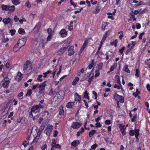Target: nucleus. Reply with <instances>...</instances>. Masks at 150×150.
Here are the masks:
<instances>
[{
  "mask_svg": "<svg viewBox=\"0 0 150 150\" xmlns=\"http://www.w3.org/2000/svg\"><path fill=\"white\" fill-rule=\"evenodd\" d=\"M10 83V79L7 76L1 81V83L4 88H7L9 86Z\"/></svg>",
  "mask_w": 150,
  "mask_h": 150,
  "instance_id": "f257e3e1",
  "label": "nucleus"
},
{
  "mask_svg": "<svg viewBox=\"0 0 150 150\" xmlns=\"http://www.w3.org/2000/svg\"><path fill=\"white\" fill-rule=\"evenodd\" d=\"M43 107V105L40 104L34 106L31 108V112H33L34 114H35L38 112H40L41 108H42Z\"/></svg>",
  "mask_w": 150,
  "mask_h": 150,
  "instance_id": "f03ea898",
  "label": "nucleus"
},
{
  "mask_svg": "<svg viewBox=\"0 0 150 150\" xmlns=\"http://www.w3.org/2000/svg\"><path fill=\"white\" fill-rule=\"evenodd\" d=\"M46 81H44L40 85L39 84L38 88H39L38 93L40 94L44 93L45 91V87L47 86L45 83Z\"/></svg>",
  "mask_w": 150,
  "mask_h": 150,
  "instance_id": "7ed1b4c3",
  "label": "nucleus"
},
{
  "mask_svg": "<svg viewBox=\"0 0 150 150\" xmlns=\"http://www.w3.org/2000/svg\"><path fill=\"white\" fill-rule=\"evenodd\" d=\"M53 126L50 125H48L46 127V129L44 131V132L46 135L49 136L51 133L53 129Z\"/></svg>",
  "mask_w": 150,
  "mask_h": 150,
  "instance_id": "20e7f679",
  "label": "nucleus"
},
{
  "mask_svg": "<svg viewBox=\"0 0 150 150\" xmlns=\"http://www.w3.org/2000/svg\"><path fill=\"white\" fill-rule=\"evenodd\" d=\"M114 96L115 100L117 101H119L120 103H122L124 102V97L123 96L115 93L114 94Z\"/></svg>",
  "mask_w": 150,
  "mask_h": 150,
  "instance_id": "39448f33",
  "label": "nucleus"
},
{
  "mask_svg": "<svg viewBox=\"0 0 150 150\" xmlns=\"http://www.w3.org/2000/svg\"><path fill=\"white\" fill-rule=\"evenodd\" d=\"M28 67H29V69H31L32 67V65L29 61H27L24 64L23 67V70H26Z\"/></svg>",
  "mask_w": 150,
  "mask_h": 150,
  "instance_id": "423d86ee",
  "label": "nucleus"
},
{
  "mask_svg": "<svg viewBox=\"0 0 150 150\" xmlns=\"http://www.w3.org/2000/svg\"><path fill=\"white\" fill-rule=\"evenodd\" d=\"M2 21L5 25L8 24H12L13 23V21L9 17L3 19Z\"/></svg>",
  "mask_w": 150,
  "mask_h": 150,
  "instance_id": "0eeeda50",
  "label": "nucleus"
},
{
  "mask_svg": "<svg viewBox=\"0 0 150 150\" xmlns=\"http://www.w3.org/2000/svg\"><path fill=\"white\" fill-rule=\"evenodd\" d=\"M82 124L77 122H73L71 125V127L74 129H77L80 127Z\"/></svg>",
  "mask_w": 150,
  "mask_h": 150,
  "instance_id": "6e6552de",
  "label": "nucleus"
},
{
  "mask_svg": "<svg viewBox=\"0 0 150 150\" xmlns=\"http://www.w3.org/2000/svg\"><path fill=\"white\" fill-rule=\"evenodd\" d=\"M37 135L35 137H34V138L32 142V143L33 144L36 143L38 141L40 134L41 132L40 130H38V132H37Z\"/></svg>",
  "mask_w": 150,
  "mask_h": 150,
  "instance_id": "1a4fd4ad",
  "label": "nucleus"
},
{
  "mask_svg": "<svg viewBox=\"0 0 150 150\" xmlns=\"http://www.w3.org/2000/svg\"><path fill=\"white\" fill-rule=\"evenodd\" d=\"M25 42L26 41L25 39H22L19 40L18 41L17 44H18V46L21 48L25 45Z\"/></svg>",
  "mask_w": 150,
  "mask_h": 150,
  "instance_id": "9d476101",
  "label": "nucleus"
},
{
  "mask_svg": "<svg viewBox=\"0 0 150 150\" xmlns=\"http://www.w3.org/2000/svg\"><path fill=\"white\" fill-rule=\"evenodd\" d=\"M119 127L120 129L121 132L123 135H125L126 134L125 131L126 127L125 125H120Z\"/></svg>",
  "mask_w": 150,
  "mask_h": 150,
  "instance_id": "9b49d317",
  "label": "nucleus"
},
{
  "mask_svg": "<svg viewBox=\"0 0 150 150\" xmlns=\"http://www.w3.org/2000/svg\"><path fill=\"white\" fill-rule=\"evenodd\" d=\"M23 78V75L20 72H18L16 77L15 78V80L18 81H20Z\"/></svg>",
  "mask_w": 150,
  "mask_h": 150,
  "instance_id": "f8f14e48",
  "label": "nucleus"
},
{
  "mask_svg": "<svg viewBox=\"0 0 150 150\" xmlns=\"http://www.w3.org/2000/svg\"><path fill=\"white\" fill-rule=\"evenodd\" d=\"M59 34L62 37H64L67 35V32L65 29H62L60 31Z\"/></svg>",
  "mask_w": 150,
  "mask_h": 150,
  "instance_id": "ddd939ff",
  "label": "nucleus"
},
{
  "mask_svg": "<svg viewBox=\"0 0 150 150\" xmlns=\"http://www.w3.org/2000/svg\"><path fill=\"white\" fill-rule=\"evenodd\" d=\"M69 55H72L74 53V47L73 46H71L68 49Z\"/></svg>",
  "mask_w": 150,
  "mask_h": 150,
  "instance_id": "4468645a",
  "label": "nucleus"
},
{
  "mask_svg": "<svg viewBox=\"0 0 150 150\" xmlns=\"http://www.w3.org/2000/svg\"><path fill=\"white\" fill-rule=\"evenodd\" d=\"M88 43V42L86 40H85V41L84 42L83 45L82 47H81L80 50V53H81L83 51L84 49L86 47L87 45V44Z\"/></svg>",
  "mask_w": 150,
  "mask_h": 150,
  "instance_id": "2eb2a0df",
  "label": "nucleus"
},
{
  "mask_svg": "<svg viewBox=\"0 0 150 150\" xmlns=\"http://www.w3.org/2000/svg\"><path fill=\"white\" fill-rule=\"evenodd\" d=\"M75 100L79 102L81 100V96H79L78 93H76L74 94Z\"/></svg>",
  "mask_w": 150,
  "mask_h": 150,
  "instance_id": "dca6fc26",
  "label": "nucleus"
},
{
  "mask_svg": "<svg viewBox=\"0 0 150 150\" xmlns=\"http://www.w3.org/2000/svg\"><path fill=\"white\" fill-rule=\"evenodd\" d=\"M67 47H62L57 52V54L58 55H60L62 54L64 52V50H67Z\"/></svg>",
  "mask_w": 150,
  "mask_h": 150,
  "instance_id": "f3484780",
  "label": "nucleus"
},
{
  "mask_svg": "<svg viewBox=\"0 0 150 150\" xmlns=\"http://www.w3.org/2000/svg\"><path fill=\"white\" fill-rule=\"evenodd\" d=\"M101 7L100 6H97L95 9L93 11L94 14H96L98 13Z\"/></svg>",
  "mask_w": 150,
  "mask_h": 150,
  "instance_id": "a211bd4d",
  "label": "nucleus"
},
{
  "mask_svg": "<svg viewBox=\"0 0 150 150\" xmlns=\"http://www.w3.org/2000/svg\"><path fill=\"white\" fill-rule=\"evenodd\" d=\"M80 141L78 140H74L73 142L71 143V145L72 146L74 147L76 146L79 144Z\"/></svg>",
  "mask_w": 150,
  "mask_h": 150,
  "instance_id": "6ab92c4d",
  "label": "nucleus"
},
{
  "mask_svg": "<svg viewBox=\"0 0 150 150\" xmlns=\"http://www.w3.org/2000/svg\"><path fill=\"white\" fill-rule=\"evenodd\" d=\"M56 93L57 92L55 90H54L53 88H51L49 93V95L50 96H54Z\"/></svg>",
  "mask_w": 150,
  "mask_h": 150,
  "instance_id": "aec40b11",
  "label": "nucleus"
},
{
  "mask_svg": "<svg viewBox=\"0 0 150 150\" xmlns=\"http://www.w3.org/2000/svg\"><path fill=\"white\" fill-rule=\"evenodd\" d=\"M79 79L77 77H76L73 80L72 83V85L73 86H75L77 82L79 81Z\"/></svg>",
  "mask_w": 150,
  "mask_h": 150,
  "instance_id": "412c9836",
  "label": "nucleus"
},
{
  "mask_svg": "<svg viewBox=\"0 0 150 150\" xmlns=\"http://www.w3.org/2000/svg\"><path fill=\"white\" fill-rule=\"evenodd\" d=\"M74 102H69L66 105V107L68 108H71L73 105Z\"/></svg>",
  "mask_w": 150,
  "mask_h": 150,
  "instance_id": "4be33fe9",
  "label": "nucleus"
},
{
  "mask_svg": "<svg viewBox=\"0 0 150 150\" xmlns=\"http://www.w3.org/2000/svg\"><path fill=\"white\" fill-rule=\"evenodd\" d=\"M9 6H7L6 5L3 4L1 6L2 9L4 11H8V10Z\"/></svg>",
  "mask_w": 150,
  "mask_h": 150,
  "instance_id": "5701e85b",
  "label": "nucleus"
},
{
  "mask_svg": "<svg viewBox=\"0 0 150 150\" xmlns=\"http://www.w3.org/2000/svg\"><path fill=\"white\" fill-rule=\"evenodd\" d=\"M20 47L18 46V44H16L15 45L13 48V51L15 52H16L17 51L19 50L20 49Z\"/></svg>",
  "mask_w": 150,
  "mask_h": 150,
  "instance_id": "b1692460",
  "label": "nucleus"
},
{
  "mask_svg": "<svg viewBox=\"0 0 150 150\" xmlns=\"http://www.w3.org/2000/svg\"><path fill=\"white\" fill-rule=\"evenodd\" d=\"M84 97L86 98L88 100H89L90 99L88 93L87 91H85L84 93Z\"/></svg>",
  "mask_w": 150,
  "mask_h": 150,
  "instance_id": "393cba45",
  "label": "nucleus"
},
{
  "mask_svg": "<svg viewBox=\"0 0 150 150\" xmlns=\"http://www.w3.org/2000/svg\"><path fill=\"white\" fill-rule=\"evenodd\" d=\"M117 66V64L116 63H114L113 65L110 68V71H112L114 70L115 69Z\"/></svg>",
  "mask_w": 150,
  "mask_h": 150,
  "instance_id": "a878e982",
  "label": "nucleus"
},
{
  "mask_svg": "<svg viewBox=\"0 0 150 150\" xmlns=\"http://www.w3.org/2000/svg\"><path fill=\"white\" fill-rule=\"evenodd\" d=\"M84 131V129L83 128H82L80 131H79L77 133L76 136L77 137L79 136L81 134H82Z\"/></svg>",
  "mask_w": 150,
  "mask_h": 150,
  "instance_id": "bb28decb",
  "label": "nucleus"
},
{
  "mask_svg": "<svg viewBox=\"0 0 150 150\" xmlns=\"http://www.w3.org/2000/svg\"><path fill=\"white\" fill-rule=\"evenodd\" d=\"M115 80L117 81V84H120V79L119 76L118 75H116L115 77Z\"/></svg>",
  "mask_w": 150,
  "mask_h": 150,
  "instance_id": "cd10ccee",
  "label": "nucleus"
},
{
  "mask_svg": "<svg viewBox=\"0 0 150 150\" xmlns=\"http://www.w3.org/2000/svg\"><path fill=\"white\" fill-rule=\"evenodd\" d=\"M12 3L15 5H17L20 4L19 0H12Z\"/></svg>",
  "mask_w": 150,
  "mask_h": 150,
  "instance_id": "c85d7f7f",
  "label": "nucleus"
},
{
  "mask_svg": "<svg viewBox=\"0 0 150 150\" xmlns=\"http://www.w3.org/2000/svg\"><path fill=\"white\" fill-rule=\"evenodd\" d=\"M73 23V21H71L70 22V24L69 25L68 29L70 31H71L73 29V26L72 25Z\"/></svg>",
  "mask_w": 150,
  "mask_h": 150,
  "instance_id": "c756f323",
  "label": "nucleus"
},
{
  "mask_svg": "<svg viewBox=\"0 0 150 150\" xmlns=\"http://www.w3.org/2000/svg\"><path fill=\"white\" fill-rule=\"evenodd\" d=\"M91 63L88 66V69H91L93 67L94 64V61L93 59L91 60Z\"/></svg>",
  "mask_w": 150,
  "mask_h": 150,
  "instance_id": "7c9ffc66",
  "label": "nucleus"
},
{
  "mask_svg": "<svg viewBox=\"0 0 150 150\" xmlns=\"http://www.w3.org/2000/svg\"><path fill=\"white\" fill-rule=\"evenodd\" d=\"M115 84L114 85V88H117L118 89H120L121 88L122 86L120 84H120Z\"/></svg>",
  "mask_w": 150,
  "mask_h": 150,
  "instance_id": "2f4dec72",
  "label": "nucleus"
},
{
  "mask_svg": "<svg viewBox=\"0 0 150 150\" xmlns=\"http://www.w3.org/2000/svg\"><path fill=\"white\" fill-rule=\"evenodd\" d=\"M96 131L94 129L92 130L89 133V136L90 137H91L95 133Z\"/></svg>",
  "mask_w": 150,
  "mask_h": 150,
  "instance_id": "473e14b6",
  "label": "nucleus"
},
{
  "mask_svg": "<svg viewBox=\"0 0 150 150\" xmlns=\"http://www.w3.org/2000/svg\"><path fill=\"white\" fill-rule=\"evenodd\" d=\"M64 110L63 109V107H62L60 108V110L59 112V114L60 115H64Z\"/></svg>",
  "mask_w": 150,
  "mask_h": 150,
  "instance_id": "72a5a7b5",
  "label": "nucleus"
},
{
  "mask_svg": "<svg viewBox=\"0 0 150 150\" xmlns=\"http://www.w3.org/2000/svg\"><path fill=\"white\" fill-rule=\"evenodd\" d=\"M23 92H21L18 93V97L20 99H22L23 98Z\"/></svg>",
  "mask_w": 150,
  "mask_h": 150,
  "instance_id": "f704fd0d",
  "label": "nucleus"
},
{
  "mask_svg": "<svg viewBox=\"0 0 150 150\" xmlns=\"http://www.w3.org/2000/svg\"><path fill=\"white\" fill-rule=\"evenodd\" d=\"M40 23H38L35 26V29H36L38 30L40 28Z\"/></svg>",
  "mask_w": 150,
  "mask_h": 150,
  "instance_id": "c9c22d12",
  "label": "nucleus"
},
{
  "mask_svg": "<svg viewBox=\"0 0 150 150\" xmlns=\"http://www.w3.org/2000/svg\"><path fill=\"white\" fill-rule=\"evenodd\" d=\"M139 130L138 129H137L135 130L134 133H135V137L137 138L139 136Z\"/></svg>",
  "mask_w": 150,
  "mask_h": 150,
  "instance_id": "e433bc0d",
  "label": "nucleus"
},
{
  "mask_svg": "<svg viewBox=\"0 0 150 150\" xmlns=\"http://www.w3.org/2000/svg\"><path fill=\"white\" fill-rule=\"evenodd\" d=\"M51 110H52V108H51L50 109V110H49V111H45L44 112L45 115H46V116H48L50 114H51V113H52V112L50 111Z\"/></svg>",
  "mask_w": 150,
  "mask_h": 150,
  "instance_id": "4c0bfd02",
  "label": "nucleus"
},
{
  "mask_svg": "<svg viewBox=\"0 0 150 150\" xmlns=\"http://www.w3.org/2000/svg\"><path fill=\"white\" fill-rule=\"evenodd\" d=\"M47 32L48 33L49 35H52L53 33V31L51 28L48 29L47 30Z\"/></svg>",
  "mask_w": 150,
  "mask_h": 150,
  "instance_id": "58836bf2",
  "label": "nucleus"
},
{
  "mask_svg": "<svg viewBox=\"0 0 150 150\" xmlns=\"http://www.w3.org/2000/svg\"><path fill=\"white\" fill-rule=\"evenodd\" d=\"M15 9V6H12L8 7V10L11 11H13Z\"/></svg>",
  "mask_w": 150,
  "mask_h": 150,
  "instance_id": "ea45409f",
  "label": "nucleus"
},
{
  "mask_svg": "<svg viewBox=\"0 0 150 150\" xmlns=\"http://www.w3.org/2000/svg\"><path fill=\"white\" fill-rule=\"evenodd\" d=\"M18 32L21 34H24L25 33L24 29L22 28H20L18 30Z\"/></svg>",
  "mask_w": 150,
  "mask_h": 150,
  "instance_id": "a19ab883",
  "label": "nucleus"
},
{
  "mask_svg": "<svg viewBox=\"0 0 150 150\" xmlns=\"http://www.w3.org/2000/svg\"><path fill=\"white\" fill-rule=\"evenodd\" d=\"M103 66V64L102 63H100L98 64V70H99L101 69L102 68Z\"/></svg>",
  "mask_w": 150,
  "mask_h": 150,
  "instance_id": "79ce46f5",
  "label": "nucleus"
},
{
  "mask_svg": "<svg viewBox=\"0 0 150 150\" xmlns=\"http://www.w3.org/2000/svg\"><path fill=\"white\" fill-rule=\"evenodd\" d=\"M107 33H106L105 34V35L103 36L102 39L101 41V43L103 42H104V41L106 39V38H107Z\"/></svg>",
  "mask_w": 150,
  "mask_h": 150,
  "instance_id": "37998d69",
  "label": "nucleus"
},
{
  "mask_svg": "<svg viewBox=\"0 0 150 150\" xmlns=\"http://www.w3.org/2000/svg\"><path fill=\"white\" fill-rule=\"evenodd\" d=\"M136 41H132V43L130 44V45L131 46V47L130 48V49H132L133 47L134 46L136 45Z\"/></svg>",
  "mask_w": 150,
  "mask_h": 150,
  "instance_id": "c03bdc74",
  "label": "nucleus"
},
{
  "mask_svg": "<svg viewBox=\"0 0 150 150\" xmlns=\"http://www.w3.org/2000/svg\"><path fill=\"white\" fill-rule=\"evenodd\" d=\"M139 70L138 69H137L136 70V74H135V76L137 78H138L139 77Z\"/></svg>",
  "mask_w": 150,
  "mask_h": 150,
  "instance_id": "a18cd8bd",
  "label": "nucleus"
},
{
  "mask_svg": "<svg viewBox=\"0 0 150 150\" xmlns=\"http://www.w3.org/2000/svg\"><path fill=\"white\" fill-rule=\"evenodd\" d=\"M42 77V75H40L38 76V77L37 78V79L38 81L40 82H41L42 81V79H41Z\"/></svg>",
  "mask_w": 150,
  "mask_h": 150,
  "instance_id": "49530a36",
  "label": "nucleus"
},
{
  "mask_svg": "<svg viewBox=\"0 0 150 150\" xmlns=\"http://www.w3.org/2000/svg\"><path fill=\"white\" fill-rule=\"evenodd\" d=\"M117 40H115V41L112 42L110 43V45H114L115 47H116L117 43Z\"/></svg>",
  "mask_w": 150,
  "mask_h": 150,
  "instance_id": "de8ad7c7",
  "label": "nucleus"
},
{
  "mask_svg": "<svg viewBox=\"0 0 150 150\" xmlns=\"http://www.w3.org/2000/svg\"><path fill=\"white\" fill-rule=\"evenodd\" d=\"M125 72H126L128 73H130V71L129 70L127 66H125Z\"/></svg>",
  "mask_w": 150,
  "mask_h": 150,
  "instance_id": "09e8293b",
  "label": "nucleus"
},
{
  "mask_svg": "<svg viewBox=\"0 0 150 150\" xmlns=\"http://www.w3.org/2000/svg\"><path fill=\"white\" fill-rule=\"evenodd\" d=\"M137 118V115L136 114L133 117L132 119V122H134L135 121Z\"/></svg>",
  "mask_w": 150,
  "mask_h": 150,
  "instance_id": "8fccbe9b",
  "label": "nucleus"
},
{
  "mask_svg": "<svg viewBox=\"0 0 150 150\" xmlns=\"http://www.w3.org/2000/svg\"><path fill=\"white\" fill-rule=\"evenodd\" d=\"M14 20L16 22H17L19 21V18L17 16L15 15L14 16Z\"/></svg>",
  "mask_w": 150,
  "mask_h": 150,
  "instance_id": "3c124183",
  "label": "nucleus"
},
{
  "mask_svg": "<svg viewBox=\"0 0 150 150\" xmlns=\"http://www.w3.org/2000/svg\"><path fill=\"white\" fill-rule=\"evenodd\" d=\"M46 147L47 145L45 144L44 145H42V146H41V148L42 150H45V149H46Z\"/></svg>",
  "mask_w": 150,
  "mask_h": 150,
  "instance_id": "603ef678",
  "label": "nucleus"
},
{
  "mask_svg": "<svg viewBox=\"0 0 150 150\" xmlns=\"http://www.w3.org/2000/svg\"><path fill=\"white\" fill-rule=\"evenodd\" d=\"M32 90L31 89H29L28 90L26 95L30 96L31 94Z\"/></svg>",
  "mask_w": 150,
  "mask_h": 150,
  "instance_id": "864d4df0",
  "label": "nucleus"
},
{
  "mask_svg": "<svg viewBox=\"0 0 150 150\" xmlns=\"http://www.w3.org/2000/svg\"><path fill=\"white\" fill-rule=\"evenodd\" d=\"M134 131L133 130H131L129 132V134L130 135L133 136L134 135Z\"/></svg>",
  "mask_w": 150,
  "mask_h": 150,
  "instance_id": "5fc2aeb1",
  "label": "nucleus"
},
{
  "mask_svg": "<svg viewBox=\"0 0 150 150\" xmlns=\"http://www.w3.org/2000/svg\"><path fill=\"white\" fill-rule=\"evenodd\" d=\"M99 71V70H97L95 71L96 74L95 75V77H97L99 75L100 73Z\"/></svg>",
  "mask_w": 150,
  "mask_h": 150,
  "instance_id": "6e6d98bb",
  "label": "nucleus"
},
{
  "mask_svg": "<svg viewBox=\"0 0 150 150\" xmlns=\"http://www.w3.org/2000/svg\"><path fill=\"white\" fill-rule=\"evenodd\" d=\"M57 97L58 99H61L62 98V96L60 95V94L59 93H57L56 96H54V98Z\"/></svg>",
  "mask_w": 150,
  "mask_h": 150,
  "instance_id": "4d7b16f0",
  "label": "nucleus"
},
{
  "mask_svg": "<svg viewBox=\"0 0 150 150\" xmlns=\"http://www.w3.org/2000/svg\"><path fill=\"white\" fill-rule=\"evenodd\" d=\"M98 145L96 144H95L91 146V148L92 149H94Z\"/></svg>",
  "mask_w": 150,
  "mask_h": 150,
  "instance_id": "13d9d810",
  "label": "nucleus"
},
{
  "mask_svg": "<svg viewBox=\"0 0 150 150\" xmlns=\"http://www.w3.org/2000/svg\"><path fill=\"white\" fill-rule=\"evenodd\" d=\"M93 76H91L89 79L88 80V81L89 83H90L93 79Z\"/></svg>",
  "mask_w": 150,
  "mask_h": 150,
  "instance_id": "bf43d9fd",
  "label": "nucleus"
},
{
  "mask_svg": "<svg viewBox=\"0 0 150 150\" xmlns=\"http://www.w3.org/2000/svg\"><path fill=\"white\" fill-rule=\"evenodd\" d=\"M16 31L15 30H10V32L11 33V35H13L15 34Z\"/></svg>",
  "mask_w": 150,
  "mask_h": 150,
  "instance_id": "052dcab7",
  "label": "nucleus"
},
{
  "mask_svg": "<svg viewBox=\"0 0 150 150\" xmlns=\"http://www.w3.org/2000/svg\"><path fill=\"white\" fill-rule=\"evenodd\" d=\"M125 48V47H122L121 49L119 50V52L121 54H123Z\"/></svg>",
  "mask_w": 150,
  "mask_h": 150,
  "instance_id": "680f3d73",
  "label": "nucleus"
},
{
  "mask_svg": "<svg viewBox=\"0 0 150 150\" xmlns=\"http://www.w3.org/2000/svg\"><path fill=\"white\" fill-rule=\"evenodd\" d=\"M39 85V84L38 83L36 85H34L33 86L32 89L33 90H35L36 88L38 87V86Z\"/></svg>",
  "mask_w": 150,
  "mask_h": 150,
  "instance_id": "e2e57ef3",
  "label": "nucleus"
},
{
  "mask_svg": "<svg viewBox=\"0 0 150 150\" xmlns=\"http://www.w3.org/2000/svg\"><path fill=\"white\" fill-rule=\"evenodd\" d=\"M53 147H54L55 148L60 149L61 148L60 145L59 144H56L54 145V146H53Z\"/></svg>",
  "mask_w": 150,
  "mask_h": 150,
  "instance_id": "0e129e2a",
  "label": "nucleus"
},
{
  "mask_svg": "<svg viewBox=\"0 0 150 150\" xmlns=\"http://www.w3.org/2000/svg\"><path fill=\"white\" fill-rule=\"evenodd\" d=\"M69 44L68 43H65L63 45V47H67V48L69 46Z\"/></svg>",
  "mask_w": 150,
  "mask_h": 150,
  "instance_id": "69168bd1",
  "label": "nucleus"
},
{
  "mask_svg": "<svg viewBox=\"0 0 150 150\" xmlns=\"http://www.w3.org/2000/svg\"><path fill=\"white\" fill-rule=\"evenodd\" d=\"M52 35H49L47 38V41H49L51 40L52 39Z\"/></svg>",
  "mask_w": 150,
  "mask_h": 150,
  "instance_id": "338daca9",
  "label": "nucleus"
},
{
  "mask_svg": "<svg viewBox=\"0 0 150 150\" xmlns=\"http://www.w3.org/2000/svg\"><path fill=\"white\" fill-rule=\"evenodd\" d=\"M96 127H100L102 125L99 122H96Z\"/></svg>",
  "mask_w": 150,
  "mask_h": 150,
  "instance_id": "774afa93",
  "label": "nucleus"
}]
</instances>
